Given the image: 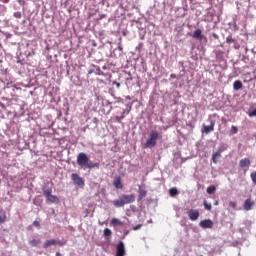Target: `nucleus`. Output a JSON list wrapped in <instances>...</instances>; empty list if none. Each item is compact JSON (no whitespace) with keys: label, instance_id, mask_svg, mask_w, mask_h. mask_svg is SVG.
I'll list each match as a JSON object with an SVG mask.
<instances>
[{"label":"nucleus","instance_id":"obj_1","mask_svg":"<svg viewBox=\"0 0 256 256\" xmlns=\"http://www.w3.org/2000/svg\"><path fill=\"white\" fill-rule=\"evenodd\" d=\"M129 203H135V196L134 194H122L119 196L118 199L113 200L112 204L114 207L119 208V207H125V205H129Z\"/></svg>","mask_w":256,"mask_h":256},{"label":"nucleus","instance_id":"obj_12","mask_svg":"<svg viewBox=\"0 0 256 256\" xmlns=\"http://www.w3.org/2000/svg\"><path fill=\"white\" fill-rule=\"evenodd\" d=\"M192 37L193 39H199L200 41H203V32L198 28L193 32Z\"/></svg>","mask_w":256,"mask_h":256},{"label":"nucleus","instance_id":"obj_7","mask_svg":"<svg viewBox=\"0 0 256 256\" xmlns=\"http://www.w3.org/2000/svg\"><path fill=\"white\" fill-rule=\"evenodd\" d=\"M188 217L190 221H197L199 219V210L190 209L188 211Z\"/></svg>","mask_w":256,"mask_h":256},{"label":"nucleus","instance_id":"obj_4","mask_svg":"<svg viewBox=\"0 0 256 256\" xmlns=\"http://www.w3.org/2000/svg\"><path fill=\"white\" fill-rule=\"evenodd\" d=\"M71 179H72L74 185H77L78 187H83L85 185V181L77 173L71 174Z\"/></svg>","mask_w":256,"mask_h":256},{"label":"nucleus","instance_id":"obj_44","mask_svg":"<svg viewBox=\"0 0 256 256\" xmlns=\"http://www.w3.org/2000/svg\"><path fill=\"white\" fill-rule=\"evenodd\" d=\"M214 205H219V202H218V201H216V202L214 203Z\"/></svg>","mask_w":256,"mask_h":256},{"label":"nucleus","instance_id":"obj_46","mask_svg":"<svg viewBox=\"0 0 256 256\" xmlns=\"http://www.w3.org/2000/svg\"><path fill=\"white\" fill-rule=\"evenodd\" d=\"M201 256H203V255H201Z\"/></svg>","mask_w":256,"mask_h":256},{"label":"nucleus","instance_id":"obj_21","mask_svg":"<svg viewBox=\"0 0 256 256\" xmlns=\"http://www.w3.org/2000/svg\"><path fill=\"white\" fill-rule=\"evenodd\" d=\"M7 221V214L5 211L0 210V225H3Z\"/></svg>","mask_w":256,"mask_h":256},{"label":"nucleus","instance_id":"obj_19","mask_svg":"<svg viewBox=\"0 0 256 256\" xmlns=\"http://www.w3.org/2000/svg\"><path fill=\"white\" fill-rule=\"evenodd\" d=\"M138 201H141V199H144V197H147V190L139 187V190H138Z\"/></svg>","mask_w":256,"mask_h":256},{"label":"nucleus","instance_id":"obj_33","mask_svg":"<svg viewBox=\"0 0 256 256\" xmlns=\"http://www.w3.org/2000/svg\"><path fill=\"white\" fill-rule=\"evenodd\" d=\"M106 107H110V110L113 109V106H111V102L109 100L105 101Z\"/></svg>","mask_w":256,"mask_h":256},{"label":"nucleus","instance_id":"obj_26","mask_svg":"<svg viewBox=\"0 0 256 256\" xmlns=\"http://www.w3.org/2000/svg\"><path fill=\"white\" fill-rule=\"evenodd\" d=\"M111 235H112L111 229L105 228L104 229V237H111Z\"/></svg>","mask_w":256,"mask_h":256},{"label":"nucleus","instance_id":"obj_30","mask_svg":"<svg viewBox=\"0 0 256 256\" xmlns=\"http://www.w3.org/2000/svg\"><path fill=\"white\" fill-rule=\"evenodd\" d=\"M249 117H256V108L248 113Z\"/></svg>","mask_w":256,"mask_h":256},{"label":"nucleus","instance_id":"obj_13","mask_svg":"<svg viewBox=\"0 0 256 256\" xmlns=\"http://www.w3.org/2000/svg\"><path fill=\"white\" fill-rule=\"evenodd\" d=\"M43 195L44 197H49V195H52L53 188L49 187L48 185H45L42 187Z\"/></svg>","mask_w":256,"mask_h":256},{"label":"nucleus","instance_id":"obj_3","mask_svg":"<svg viewBox=\"0 0 256 256\" xmlns=\"http://www.w3.org/2000/svg\"><path fill=\"white\" fill-rule=\"evenodd\" d=\"M87 163H89V156L85 154V152H81L77 156V164L81 169H85L87 167Z\"/></svg>","mask_w":256,"mask_h":256},{"label":"nucleus","instance_id":"obj_43","mask_svg":"<svg viewBox=\"0 0 256 256\" xmlns=\"http://www.w3.org/2000/svg\"><path fill=\"white\" fill-rule=\"evenodd\" d=\"M56 256H61V253L57 252V253H56Z\"/></svg>","mask_w":256,"mask_h":256},{"label":"nucleus","instance_id":"obj_27","mask_svg":"<svg viewBox=\"0 0 256 256\" xmlns=\"http://www.w3.org/2000/svg\"><path fill=\"white\" fill-rule=\"evenodd\" d=\"M203 205L207 211H211V203H208L207 200H205Z\"/></svg>","mask_w":256,"mask_h":256},{"label":"nucleus","instance_id":"obj_34","mask_svg":"<svg viewBox=\"0 0 256 256\" xmlns=\"http://www.w3.org/2000/svg\"><path fill=\"white\" fill-rule=\"evenodd\" d=\"M142 225L138 224L136 226L133 227V231H139V229H141Z\"/></svg>","mask_w":256,"mask_h":256},{"label":"nucleus","instance_id":"obj_42","mask_svg":"<svg viewBox=\"0 0 256 256\" xmlns=\"http://www.w3.org/2000/svg\"><path fill=\"white\" fill-rule=\"evenodd\" d=\"M171 78H172V79H175V74H171Z\"/></svg>","mask_w":256,"mask_h":256},{"label":"nucleus","instance_id":"obj_15","mask_svg":"<svg viewBox=\"0 0 256 256\" xmlns=\"http://www.w3.org/2000/svg\"><path fill=\"white\" fill-rule=\"evenodd\" d=\"M233 89L234 91H241V89H243V82H241V80L234 81Z\"/></svg>","mask_w":256,"mask_h":256},{"label":"nucleus","instance_id":"obj_35","mask_svg":"<svg viewBox=\"0 0 256 256\" xmlns=\"http://www.w3.org/2000/svg\"><path fill=\"white\" fill-rule=\"evenodd\" d=\"M129 233H130L129 230H125L122 239H125V237H127V235H129Z\"/></svg>","mask_w":256,"mask_h":256},{"label":"nucleus","instance_id":"obj_16","mask_svg":"<svg viewBox=\"0 0 256 256\" xmlns=\"http://www.w3.org/2000/svg\"><path fill=\"white\" fill-rule=\"evenodd\" d=\"M57 245V240L51 239V240H46L45 243L43 244L44 249H49V247Z\"/></svg>","mask_w":256,"mask_h":256},{"label":"nucleus","instance_id":"obj_6","mask_svg":"<svg viewBox=\"0 0 256 256\" xmlns=\"http://www.w3.org/2000/svg\"><path fill=\"white\" fill-rule=\"evenodd\" d=\"M116 256H125V243L120 241L116 246Z\"/></svg>","mask_w":256,"mask_h":256},{"label":"nucleus","instance_id":"obj_32","mask_svg":"<svg viewBox=\"0 0 256 256\" xmlns=\"http://www.w3.org/2000/svg\"><path fill=\"white\" fill-rule=\"evenodd\" d=\"M14 17L16 19H21V17H22L21 12H14Z\"/></svg>","mask_w":256,"mask_h":256},{"label":"nucleus","instance_id":"obj_37","mask_svg":"<svg viewBox=\"0 0 256 256\" xmlns=\"http://www.w3.org/2000/svg\"><path fill=\"white\" fill-rule=\"evenodd\" d=\"M128 75H129V77L128 78H126V81H133V77L131 76V73H128Z\"/></svg>","mask_w":256,"mask_h":256},{"label":"nucleus","instance_id":"obj_40","mask_svg":"<svg viewBox=\"0 0 256 256\" xmlns=\"http://www.w3.org/2000/svg\"><path fill=\"white\" fill-rule=\"evenodd\" d=\"M2 3H9V0H0Z\"/></svg>","mask_w":256,"mask_h":256},{"label":"nucleus","instance_id":"obj_2","mask_svg":"<svg viewBox=\"0 0 256 256\" xmlns=\"http://www.w3.org/2000/svg\"><path fill=\"white\" fill-rule=\"evenodd\" d=\"M159 139V132L151 131L148 140L144 143V149H153L157 145V140Z\"/></svg>","mask_w":256,"mask_h":256},{"label":"nucleus","instance_id":"obj_8","mask_svg":"<svg viewBox=\"0 0 256 256\" xmlns=\"http://www.w3.org/2000/svg\"><path fill=\"white\" fill-rule=\"evenodd\" d=\"M215 129V121H211L210 125L208 126H203V131L202 133H205L206 135H209V133H211L212 131H214Z\"/></svg>","mask_w":256,"mask_h":256},{"label":"nucleus","instance_id":"obj_38","mask_svg":"<svg viewBox=\"0 0 256 256\" xmlns=\"http://www.w3.org/2000/svg\"><path fill=\"white\" fill-rule=\"evenodd\" d=\"M33 225H34V227H39V221L35 220V221L33 222Z\"/></svg>","mask_w":256,"mask_h":256},{"label":"nucleus","instance_id":"obj_25","mask_svg":"<svg viewBox=\"0 0 256 256\" xmlns=\"http://www.w3.org/2000/svg\"><path fill=\"white\" fill-rule=\"evenodd\" d=\"M224 151H227V145L222 144V145L218 148L217 152H218V153H223Z\"/></svg>","mask_w":256,"mask_h":256},{"label":"nucleus","instance_id":"obj_20","mask_svg":"<svg viewBox=\"0 0 256 256\" xmlns=\"http://www.w3.org/2000/svg\"><path fill=\"white\" fill-rule=\"evenodd\" d=\"M113 185L116 189H121L123 187V183H121V177H115Z\"/></svg>","mask_w":256,"mask_h":256},{"label":"nucleus","instance_id":"obj_41","mask_svg":"<svg viewBox=\"0 0 256 256\" xmlns=\"http://www.w3.org/2000/svg\"><path fill=\"white\" fill-rule=\"evenodd\" d=\"M119 51H123V47L119 46L118 47Z\"/></svg>","mask_w":256,"mask_h":256},{"label":"nucleus","instance_id":"obj_18","mask_svg":"<svg viewBox=\"0 0 256 256\" xmlns=\"http://www.w3.org/2000/svg\"><path fill=\"white\" fill-rule=\"evenodd\" d=\"M111 225H113V227H119L121 225H127V223H125V222H123V221H121V220H119L117 218H113L111 220Z\"/></svg>","mask_w":256,"mask_h":256},{"label":"nucleus","instance_id":"obj_11","mask_svg":"<svg viewBox=\"0 0 256 256\" xmlns=\"http://www.w3.org/2000/svg\"><path fill=\"white\" fill-rule=\"evenodd\" d=\"M47 203H61V200L56 195L50 194L46 197Z\"/></svg>","mask_w":256,"mask_h":256},{"label":"nucleus","instance_id":"obj_31","mask_svg":"<svg viewBox=\"0 0 256 256\" xmlns=\"http://www.w3.org/2000/svg\"><path fill=\"white\" fill-rule=\"evenodd\" d=\"M237 131H238L237 126H232V127H231V133H232V135L237 134Z\"/></svg>","mask_w":256,"mask_h":256},{"label":"nucleus","instance_id":"obj_29","mask_svg":"<svg viewBox=\"0 0 256 256\" xmlns=\"http://www.w3.org/2000/svg\"><path fill=\"white\" fill-rule=\"evenodd\" d=\"M226 43H235V39H233V37H231V36H228L226 38Z\"/></svg>","mask_w":256,"mask_h":256},{"label":"nucleus","instance_id":"obj_22","mask_svg":"<svg viewBox=\"0 0 256 256\" xmlns=\"http://www.w3.org/2000/svg\"><path fill=\"white\" fill-rule=\"evenodd\" d=\"M169 195H170V197H175V196L179 195V190H177V188H170Z\"/></svg>","mask_w":256,"mask_h":256},{"label":"nucleus","instance_id":"obj_23","mask_svg":"<svg viewBox=\"0 0 256 256\" xmlns=\"http://www.w3.org/2000/svg\"><path fill=\"white\" fill-rule=\"evenodd\" d=\"M215 191H217V188L215 186H209L206 189V192L208 193V195H213V193H215Z\"/></svg>","mask_w":256,"mask_h":256},{"label":"nucleus","instance_id":"obj_45","mask_svg":"<svg viewBox=\"0 0 256 256\" xmlns=\"http://www.w3.org/2000/svg\"><path fill=\"white\" fill-rule=\"evenodd\" d=\"M120 119H125V116H121V118Z\"/></svg>","mask_w":256,"mask_h":256},{"label":"nucleus","instance_id":"obj_9","mask_svg":"<svg viewBox=\"0 0 256 256\" xmlns=\"http://www.w3.org/2000/svg\"><path fill=\"white\" fill-rule=\"evenodd\" d=\"M250 166L251 160L249 158L241 159L239 162V167H241V169H249Z\"/></svg>","mask_w":256,"mask_h":256},{"label":"nucleus","instance_id":"obj_24","mask_svg":"<svg viewBox=\"0 0 256 256\" xmlns=\"http://www.w3.org/2000/svg\"><path fill=\"white\" fill-rule=\"evenodd\" d=\"M39 244H41V240L33 239L30 241L31 247H38Z\"/></svg>","mask_w":256,"mask_h":256},{"label":"nucleus","instance_id":"obj_36","mask_svg":"<svg viewBox=\"0 0 256 256\" xmlns=\"http://www.w3.org/2000/svg\"><path fill=\"white\" fill-rule=\"evenodd\" d=\"M113 85H116L117 89H119L121 87V83L116 82V81L113 82Z\"/></svg>","mask_w":256,"mask_h":256},{"label":"nucleus","instance_id":"obj_28","mask_svg":"<svg viewBox=\"0 0 256 256\" xmlns=\"http://www.w3.org/2000/svg\"><path fill=\"white\" fill-rule=\"evenodd\" d=\"M253 184L256 186V172H252L250 174Z\"/></svg>","mask_w":256,"mask_h":256},{"label":"nucleus","instance_id":"obj_10","mask_svg":"<svg viewBox=\"0 0 256 256\" xmlns=\"http://www.w3.org/2000/svg\"><path fill=\"white\" fill-rule=\"evenodd\" d=\"M244 209L245 211H251L253 209V207H255V201L251 200V199H246L244 201Z\"/></svg>","mask_w":256,"mask_h":256},{"label":"nucleus","instance_id":"obj_14","mask_svg":"<svg viewBox=\"0 0 256 256\" xmlns=\"http://www.w3.org/2000/svg\"><path fill=\"white\" fill-rule=\"evenodd\" d=\"M99 162H93V161H91V160H88V163L86 164V167H85V169H95V167H96V169H99Z\"/></svg>","mask_w":256,"mask_h":256},{"label":"nucleus","instance_id":"obj_5","mask_svg":"<svg viewBox=\"0 0 256 256\" xmlns=\"http://www.w3.org/2000/svg\"><path fill=\"white\" fill-rule=\"evenodd\" d=\"M213 225L214 223L211 219H204L201 220L199 223V227H201L202 229H213Z\"/></svg>","mask_w":256,"mask_h":256},{"label":"nucleus","instance_id":"obj_39","mask_svg":"<svg viewBox=\"0 0 256 256\" xmlns=\"http://www.w3.org/2000/svg\"><path fill=\"white\" fill-rule=\"evenodd\" d=\"M212 37H214V39H219V36L217 34H212Z\"/></svg>","mask_w":256,"mask_h":256},{"label":"nucleus","instance_id":"obj_17","mask_svg":"<svg viewBox=\"0 0 256 256\" xmlns=\"http://www.w3.org/2000/svg\"><path fill=\"white\" fill-rule=\"evenodd\" d=\"M221 152H214L212 154V158H211V161L214 162L215 164L219 163V159H221Z\"/></svg>","mask_w":256,"mask_h":256}]
</instances>
